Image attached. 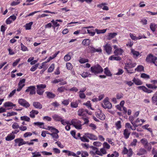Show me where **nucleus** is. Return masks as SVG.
<instances>
[{"label":"nucleus","instance_id":"nucleus-1","mask_svg":"<svg viewBox=\"0 0 157 157\" xmlns=\"http://www.w3.org/2000/svg\"><path fill=\"white\" fill-rule=\"evenodd\" d=\"M90 71L92 73L96 75L101 73L103 71V69L101 66L98 64L91 67Z\"/></svg>","mask_w":157,"mask_h":157},{"label":"nucleus","instance_id":"nucleus-2","mask_svg":"<svg viewBox=\"0 0 157 157\" xmlns=\"http://www.w3.org/2000/svg\"><path fill=\"white\" fill-rule=\"evenodd\" d=\"M70 125H72L77 129L79 130L82 129L81 122L78 120L76 119L72 120L71 122Z\"/></svg>","mask_w":157,"mask_h":157},{"label":"nucleus","instance_id":"nucleus-3","mask_svg":"<svg viewBox=\"0 0 157 157\" xmlns=\"http://www.w3.org/2000/svg\"><path fill=\"white\" fill-rule=\"evenodd\" d=\"M108 97L105 98L103 100V103L101 104V106L104 109H111L112 107L111 103L109 101Z\"/></svg>","mask_w":157,"mask_h":157},{"label":"nucleus","instance_id":"nucleus-4","mask_svg":"<svg viewBox=\"0 0 157 157\" xmlns=\"http://www.w3.org/2000/svg\"><path fill=\"white\" fill-rule=\"evenodd\" d=\"M46 85L44 84H40L37 85L36 92L39 95H42L43 94L44 90V89L46 88Z\"/></svg>","mask_w":157,"mask_h":157},{"label":"nucleus","instance_id":"nucleus-5","mask_svg":"<svg viewBox=\"0 0 157 157\" xmlns=\"http://www.w3.org/2000/svg\"><path fill=\"white\" fill-rule=\"evenodd\" d=\"M157 59L156 57L153 56L151 54H149L148 55L146 58V61L149 63H154L155 61H156Z\"/></svg>","mask_w":157,"mask_h":157},{"label":"nucleus","instance_id":"nucleus-6","mask_svg":"<svg viewBox=\"0 0 157 157\" xmlns=\"http://www.w3.org/2000/svg\"><path fill=\"white\" fill-rule=\"evenodd\" d=\"M122 152L124 155L127 154L128 157H131L133 153L132 149L131 148H130L128 149L125 147H124Z\"/></svg>","mask_w":157,"mask_h":157},{"label":"nucleus","instance_id":"nucleus-7","mask_svg":"<svg viewBox=\"0 0 157 157\" xmlns=\"http://www.w3.org/2000/svg\"><path fill=\"white\" fill-rule=\"evenodd\" d=\"M124 67V69L126 71H128V69H131L135 67L136 64V63H132V62L127 63H125Z\"/></svg>","mask_w":157,"mask_h":157},{"label":"nucleus","instance_id":"nucleus-8","mask_svg":"<svg viewBox=\"0 0 157 157\" xmlns=\"http://www.w3.org/2000/svg\"><path fill=\"white\" fill-rule=\"evenodd\" d=\"M18 102L19 104L21 105L26 108L29 107L30 105V104L25 100L24 99L21 98L19 99Z\"/></svg>","mask_w":157,"mask_h":157},{"label":"nucleus","instance_id":"nucleus-9","mask_svg":"<svg viewBox=\"0 0 157 157\" xmlns=\"http://www.w3.org/2000/svg\"><path fill=\"white\" fill-rule=\"evenodd\" d=\"M103 47L104 50L108 54L110 55L111 53L112 48L110 44L107 43L103 46Z\"/></svg>","mask_w":157,"mask_h":157},{"label":"nucleus","instance_id":"nucleus-10","mask_svg":"<svg viewBox=\"0 0 157 157\" xmlns=\"http://www.w3.org/2000/svg\"><path fill=\"white\" fill-rule=\"evenodd\" d=\"M95 114L96 117L100 120H104L105 119V115L100 109H98L97 110Z\"/></svg>","mask_w":157,"mask_h":157},{"label":"nucleus","instance_id":"nucleus-11","mask_svg":"<svg viewBox=\"0 0 157 157\" xmlns=\"http://www.w3.org/2000/svg\"><path fill=\"white\" fill-rule=\"evenodd\" d=\"M14 141L16 144V145H17L18 146L26 144L27 143L26 141L24 140L23 139L21 138H18L15 139Z\"/></svg>","mask_w":157,"mask_h":157},{"label":"nucleus","instance_id":"nucleus-12","mask_svg":"<svg viewBox=\"0 0 157 157\" xmlns=\"http://www.w3.org/2000/svg\"><path fill=\"white\" fill-rule=\"evenodd\" d=\"M36 88L35 86H32L27 87L26 90V92H30V94L33 95L36 94Z\"/></svg>","mask_w":157,"mask_h":157},{"label":"nucleus","instance_id":"nucleus-13","mask_svg":"<svg viewBox=\"0 0 157 157\" xmlns=\"http://www.w3.org/2000/svg\"><path fill=\"white\" fill-rule=\"evenodd\" d=\"M88 113V110L87 109H84L83 108L79 109L78 111V115L80 116H86Z\"/></svg>","mask_w":157,"mask_h":157},{"label":"nucleus","instance_id":"nucleus-14","mask_svg":"<svg viewBox=\"0 0 157 157\" xmlns=\"http://www.w3.org/2000/svg\"><path fill=\"white\" fill-rule=\"evenodd\" d=\"M86 135L87 136V138L90 140H96L98 139V137L96 136L91 133H86Z\"/></svg>","mask_w":157,"mask_h":157},{"label":"nucleus","instance_id":"nucleus-15","mask_svg":"<svg viewBox=\"0 0 157 157\" xmlns=\"http://www.w3.org/2000/svg\"><path fill=\"white\" fill-rule=\"evenodd\" d=\"M130 131L128 128L125 129L123 132V135L124 136V138L126 139H128L130 136Z\"/></svg>","mask_w":157,"mask_h":157},{"label":"nucleus","instance_id":"nucleus-16","mask_svg":"<svg viewBox=\"0 0 157 157\" xmlns=\"http://www.w3.org/2000/svg\"><path fill=\"white\" fill-rule=\"evenodd\" d=\"M138 88L139 89L142 90L144 92H146L147 93H150L152 92V90L147 89L146 87L144 86H139L138 87Z\"/></svg>","mask_w":157,"mask_h":157},{"label":"nucleus","instance_id":"nucleus-17","mask_svg":"<svg viewBox=\"0 0 157 157\" xmlns=\"http://www.w3.org/2000/svg\"><path fill=\"white\" fill-rule=\"evenodd\" d=\"M124 51L121 48L116 49L114 52V53L116 56L121 55H122Z\"/></svg>","mask_w":157,"mask_h":157},{"label":"nucleus","instance_id":"nucleus-18","mask_svg":"<svg viewBox=\"0 0 157 157\" xmlns=\"http://www.w3.org/2000/svg\"><path fill=\"white\" fill-rule=\"evenodd\" d=\"M33 106L36 109H40L42 108V105L38 101H35L33 103Z\"/></svg>","mask_w":157,"mask_h":157},{"label":"nucleus","instance_id":"nucleus-19","mask_svg":"<svg viewBox=\"0 0 157 157\" xmlns=\"http://www.w3.org/2000/svg\"><path fill=\"white\" fill-rule=\"evenodd\" d=\"M117 35V33H109L107 36V39L108 40H111L115 37Z\"/></svg>","mask_w":157,"mask_h":157},{"label":"nucleus","instance_id":"nucleus-20","mask_svg":"<svg viewBox=\"0 0 157 157\" xmlns=\"http://www.w3.org/2000/svg\"><path fill=\"white\" fill-rule=\"evenodd\" d=\"M15 137V136L14 135H12L11 133L10 134H8L7 136L6 137L5 139L6 141H10L13 140Z\"/></svg>","mask_w":157,"mask_h":157},{"label":"nucleus","instance_id":"nucleus-21","mask_svg":"<svg viewBox=\"0 0 157 157\" xmlns=\"http://www.w3.org/2000/svg\"><path fill=\"white\" fill-rule=\"evenodd\" d=\"M39 113L38 111L32 110L30 112L29 116L32 118H34L35 117V115H37Z\"/></svg>","mask_w":157,"mask_h":157},{"label":"nucleus","instance_id":"nucleus-22","mask_svg":"<svg viewBox=\"0 0 157 157\" xmlns=\"http://www.w3.org/2000/svg\"><path fill=\"white\" fill-rule=\"evenodd\" d=\"M52 132V133L50 134V135L52 136L54 140H56V139H57L59 138V136L58 134V133L59 132V131H58V132H57L56 131H54V132Z\"/></svg>","mask_w":157,"mask_h":157},{"label":"nucleus","instance_id":"nucleus-23","mask_svg":"<svg viewBox=\"0 0 157 157\" xmlns=\"http://www.w3.org/2000/svg\"><path fill=\"white\" fill-rule=\"evenodd\" d=\"M147 151L144 148H141L138 151L137 155H141L146 154Z\"/></svg>","mask_w":157,"mask_h":157},{"label":"nucleus","instance_id":"nucleus-24","mask_svg":"<svg viewBox=\"0 0 157 157\" xmlns=\"http://www.w3.org/2000/svg\"><path fill=\"white\" fill-rule=\"evenodd\" d=\"M53 119L56 121H60L62 119V117L58 114H54L52 116Z\"/></svg>","mask_w":157,"mask_h":157},{"label":"nucleus","instance_id":"nucleus-25","mask_svg":"<svg viewBox=\"0 0 157 157\" xmlns=\"http://www.w3.org/2000/svg\"><path fill=\"white\" fill-rule=\"evenodd\" d=\"M45 93L48 98H53L56 96V95L52 92L47 91Z\"/></svg>","mask_w":157,"mask_h":157},{"label":"nucleus","instance_id":"nucleus-26","mask_svg":"<svg viewBox=\"0 0 157 157\" xmlns=\"http://www.w3.org/2000/svg\"><path fill=\"white\" fill-rule=\"evenodd\" d=\"M62 151L63 153H67V155H68V156H76V154L75 153L69 151L67 150H63Z\"/></svg>","mask_w":157,"mask_h":157},{"label":"nucleus","instance_id":"nucleus-27","mask_svg":"<svg viewBox=\"0 0 157 157\" xmlns=\"http://www.w3.org/2000/svg\"><path fill=\"white\" fill-rule=\"evenodd\" d=\"M132 81L135 84L137 85H142L143 83L139 79L135 77L133 78Z\"/></svg>","mask_w":157,"mask_h":157},{"label":"nucleus","instance_id":"nucleus-28","mask_svg":"<svg viewBox=\"0 0 157 157\" xmlns=\"http://www.w3.org/2000/svg\"><path fill=\"white\" fill-rule=\"evenodd\" d=\"M116 55H112L109 58V59L110 60L119 61L121 59V58L119 56H116Z\"/></svg>","mask_w":157,"mask_h":157},{"label":"nucleus","instance_id":"nucleus-29","mask_svg":"<svg viewBox=\"0 0 157 157\" xmlns=\"http://www.w3.org/2000/svg\"><path fill=\"white\" fill-rule=\"evenodd\" d=\"M131 52L133 55L134 58H136L139 56L140 54V53L136 51H135L134 49H132L131 50Z\"/></svg>","mask_w":157,"mask_h":157},{"label":"nucleus","instance_id":"nucleus-30","mask_svg":"<svg viewBox=\"0 0 157 157\" xmlns=\"http://www.w3.org/2000/svg\"><path fill=\"white\" fill-rule=\"evenodd\" d=\"M78 102L76 100L71 103V107L72 108H76L78 106Z\"/></svg>","mask_w":157,"mask_h":157},{"label":"nucleus","instance_id":"nucleus-31","mask_svg":"<svg viewBox=\"0 0 157 157\" xmlns=\"http://www.w3.org/2000/svg\"><path fill=\"white\" fill-rule=\"evenodd\" d=\"M25 79H23L20 81L18 84V86L23 88L25 86Z\"/></svg>","mask_w":157,"mask_h":157},{"label":"nucleus","instance_id":"nucleus-32","mask_svg":"<svg viewBox=\"0 0 157 157\" xmlns=\"http://www.w3.org/2000/svg\"><path fill=\"white\" fill-rule=\"evenodd\" d=\"M107 29H96L95 31L96 32L97 34H100L101 33H104L106 32Z\"/></svg>","mask_w":157,"mask_h":157},{"label":"nucleus","instance_id":"nucleus-33","mask_svg":"<svg viewBox=\"0 0 157 157\" xmlns=\"http://www.w3.org/2000/svg\"><path fill=\"white\" fill-rule=\"evenodd\" d=\"M87 136L86 135V133H85L84 135L83 136L81 137H80V139L82 141V142H89V140L87 138Z\"/></svg>","mask_w":157,"mask_h":157},{"label":"nucleus","instance_id":"nucleus-34","mask_svg":"<svg viewBox=\"0 0 157 157\" xmlns=\"http://www.w3.org/2000/svg\"><path fill=\"white\" fill-rule=\"evenodd\" d=\"M33 23V22H30L26 24L25 25V29L26 30L30 29Z\"/></svg>","mask_w":157,"mask_h":157},{"label":"nucleus","instance_id":"nucleus-35","mask_svg":"<svg viewBox=\"0 0 157 157\" xmlns=\"http://www.w3.org/2000/svg\"><path fill=\"white\" fill-rule=\"evenodd\" d=\"M115 127L117 129L119 130L121 128V122L119 121L116 122L115 123Z\"/></svg>","mask_w":157,"mask_h":157},{"label":"nucleus","instance_id":"nucleus-36","mask_svg":"<svg viewBox=\"0 0 157 157\" xmlns=\"http://www.w3.org/2000/svg\"><path fill=\"white\" fill-rule=\"evenodd\" d=\"M33 124L35 125L38 126L40 128H44V126L43 125L44 123L43 122H34Z\"/></svg>","mask_w":157,"mask_h":157},{"label":"nucleus","instance_id":"nucleus-37","mask_svg":"<svg viewBox=\"0 0 157 157\" xmlns=\"http://www.w3.org/2000/svg\"><path fill=\"white\" fill-rule=\"evenodd\" d=\"M15 105L13 104L10 101L6 102L4 104V106L5 107H13Z\"/></svg>","mask_w":157,"mask_h":157},{"label":"nucleus","instance_id":"nucleus-38","mask_svg":"<svg viewBox=\"0 0 157 157\" xmlns=\"http://www.w3.org/2000/svg\"><path fill=\"white\" fill-rule=\"evenodd\" d=\"M90 43V40L89 39H86L83 40L82 44L84 46H88Z\"/></svg>","mask_w":157,"mask_h":157},{"label":"nucleus","instance_id":"nucleus-39","mask_svg":"<svg viewBox=\"0 0 157 157\" xmlns=\"http://www.w3.org/2000/svg\"><path fill=\"white\" fill-rule=\"evenodd\" d=\"M32 154L33 155L32 157H40L41 156L40 153L37 151L32 152Z\"/></svg>","mask_w":157,"mask_h":157},{"label":"nucleus","instance_id":"nucleus-40","mask_svg":"<svg viewBox=\"0 0 157 157\" xmlns=\"http://www.w3.org/2000/svg\"><path fill=\"white\" fill-rule=\"evenodd\" d=\"M157 101V91L154 94L152 97V102L153 104L155 103Z\"/></svg>","mask_w":157,"mask_h":157},{"label":"nucleus","instance_id":"nucleus-41","mask_svg":"<svg viewBox=\"0 0 157 157\" xmlns=\"http://www.w3.org/2000/svg\"><path fill=\"white\" fill-rule=\"evenodd\" d=\"M81 75L83 78H85L88 77H90L91 74L87 72H83Z\"/></svg>","mask_w":157,"mask_h":157},{"label":"nucleus","instance_id":"nucleus-42","mask_svg":"<svg viewBox=\"0 0 157 157\" xmlns=\"http://www.w3.org/2000/svg\"><path fill=\"white\" fill-rule=\"evenodd\" d=\"M21 120L22 121H25L27 122L30 121V118L26 116H21L20 117Z\"/></svg>","mask_w":157,"mask_h":157},{"label":"nucleus","instance_id":"nucleus-43","mask_svg":"<svg viewBox=\"0 0 157 157\" xmlns=\"http://www.w3.org/2000/svg\"><path fill=\"white\" fill-rule=\"evenodd\" d=\"M156 27V25L154 23H151L150 25V28L153 32H154L155 30Z\"/></svg>","mask_w":157,"mask_h":157},{"label":"nucleus","instance_id":"nucleus-44","mask_svg":"<svg viewBox=\"0 0 157 157\" xmlns=\"http://www.w3.org/2000/svg\"><path fill=\"white\" fill-rule=\"evenodd\" d=\"M141 143L144 145V147L147 145L148 143L147 140L145 138H143L141 140Z\"/></svg>","mask_w":157,"mask_h":157},{"label":"nucleus","instance_id":"nucleus-45","mask_svg":"<svg viewBox=\"0 0 157 157\" xmlns=\"http://www.w3.org/2000/svg\"><path fill=\"white\" fill-rule=\"evenodd\" d=\"M144 67L142 65H139L135 68V71H137L138 72L141 71H144Z\"/></svg>","mask_w":157,"mask_h":157},{"label":"nucleus","instance_id":"nucleus-46","mask_svg":"<svg viewBox=\"0 0 157 157\" xmlns=\"http://www.w3.org/2000/svg\"><path fill=\"white\" fill-rule=\"evenodd\" d=\"M20 126L19 124L16 122L13 123L12 125V128L14 129H17L18 128H19Z\"/></svg>","mask_w":157,"mask_h":157},{"label":"nucleus","instance_id":"nucleus-47","mask_svg":"<svg viewBox=\"0 0 157 157\" xmlns=\"http://www.w3.org/2000/svg\"><path fill=\"white\" fill-rule=\"evenodd\" d=\"M79 62L81 63H83L89 61L88 59L84 58H81L78 60Z\"/></svg>","mask_w":157,"mask_h":157},{"label":"nucleus","instance_id":"nucleus-48","mask_svg":"<svg viewBox=\"0 0 157 157\" xmlns=\"http://www.w3.org/2000/svg\"><path fill=\"white\" fill-rule=\"evenodd\" d=\"M51 22L53 23V26L52 27L54 28L56 27H59L60 26L59 24L58 23V22L56 20L55 21L53 19L51 21Z\"/></svg>","mask_w":157,"mask_h":157},{"label":"nucleus","instance_id":"nucleus-49","mask_svg":"<svg viewBox=\"0 0 157 157\" xmlns=\"http://www.w3.org/2000/svg\"><path fill=\"white\" fill-rule=\"evenodd\" d=\"M55 64L54 63L52 64L48 70V72L50 73L53 71L54 68Z\"/></svg>","mask_w":157,"mask_h":157},{"label":"nucleus","instance_id":"nucleus-50","mask_svg":"<svg viewBox=\"0 0 157 157\" xmlns=\"http://www.w3.org/2000/svg\"><path fill=\"white\" fill-rule=\"evenodd\" d=\"M91 148L93 150L90 151V154L93 155H95L96 153H95V152L97 150L98 148L97 147H94L93 146H92Z\"/></svg>","mask_w":157,"mask_h":157},{"label":"nucleus","instance_id":"nucleus-51","mask_svg":"<svg viewBox=\"0 0 157 157\" xmlns=\"http://www.w3.org/2000/svg\"><path fill=\"white\" fill-rule=\"evenodd\" d=\"M60 122L61 124L64 125H66V124L70 125L71 124V123H70L69 121H66L65 120L63 119L60 121Z\"/></svg>","mask_w":157,"mask_h":157},{"label":"nucleus","instance_id":"nucleus-52","mask_svg":"<svg viewBox=\"0 0 157 157\" xmlns=\"http://www.w3.org/2000/svg\"><path fill=\"white\" fill-rule=\"evenodd\" d=\"M104 73L107 76H110L112 75L110 71L108 70L107 67L105 69Z\"/></svg>","mask_w":157,"mask_h":157},{"label":"nucleus","instance_id":"nucleus-53","mask_svg":"<svg viewBox=\"0 0 157 157\" xmlns=\"http://www.w3.org/2000/svg\"><path fill=\"white\" fill-rule=\"evenodd\" d=\"M70 101L69 99H67L64 100L62 101V104L64 105H68Z\"/></svg>","mask_w":157,"mask_h":157},{"label":"nucleus","instance_id":"nucleus-54","mask_svg":"<svg viewBox=\"0 0 157 157\" xmlns=\"http://www.w3.org/2000/svg\"><path fill=\"white\" fill-rule=\"evenodd\" d=\"M39 64V63H37L33 66L30 68V70L32 71H35L37 68Z\"/></svg>","mask_w":157,"mask_h":157},{"label":"nucleus","instance_id":"nucleus-55","mask_svg":"<svg viewBox=\"0 0 157 157\" xmlns=\"http://www.w3.org/2000/svg\"><path fill=\"white\" fill-rule=\"evenodd\" d=\"M21 50L23 52H25L28 51L27 48L26 46L24 45L22 43H21Z\"/></svg>","mask_w":157,"mask_h":157},{"label":"nucleus","instance_id":"nucleus-56","mask_svg":"<svg viewBox=\"0 0 157 157\" xmlns=\"http://www.w3.org/2000/svg\"><path fill=\"white\" fill-rule=\"evenodd\" d=\"M140 77L144 79H148L150 78V76L149 75L144 73L141 74Z\"/></svg>","mask_w":157,"mask_h":157},{"label":"nucleus","instance_id":"nucleus-57","mask_svg":"<svg viewBox=\"0 0 157 157\" xmlns=\"http://www.w3.org/2000/svg\"><path fill=\"white\" fill-rule=\"evenodd\" d=\"M17 113L16 112H8L6 114L7 117H9L11 116H13L17 115Z\"/></svg>","mask_w":157,"mask_h":157},{"label":"nucleus","instance_id":"nucleus-58","mask_svg":"<svg viewBox=\"0 0 157 157\" xmlns=\"http://www.w3.org/2000/svg\"><path fill=\"white\" fill-rule=\"evenodd\" d=\"M47 129L48 130H51L52 132H54V131H56L57 132H58V129L52 126H48V128Z\"/></svg>","mask_w":157,"mask_h":157},{"label":"nucleus","instance_id":"nucleus-59","mask_svg":"<svg viewBox=\"0 0 157 157\" xmlns=\"http://www.w3.org/2000/svg\"><path fill=\"white\" fill-rule=\"evenodd\" d=\"M83 105H86L88 108L92 109L91 107V105L90 101H88L86 103H83Z\"/></svg>","mask_w":157,"mask_h":157},{"label":"nucleus","instance_id":"nucleus-60","mask_svg":"<svg viewBox=\"0 0 157 157\" xmlns=\"http://www.w3.org/2000/svg\"><path fill=\"white\" fill-rule=\"evenodd\" d=\"M129 36L131 38L134 40H137V37L135 35V34L131 33H130Z\"/></svg>","mask_w":157,"mask_h":157},{"label":"nucleus","instance_id":"nucleus-61","mask_svg":"<svg viewBox=\"0 0 157 157\" xmlns=\"http://www.w3.org/2000/svg\"><path fill=\"white\" fill-rule=\"evenodd\" d=\"M123 94L122 93H117L116 94V98L117 99H121L123 98Z\"/></svg>","mask_w":157,"mask_h":157},{"label":"nucleus","instance_id":"nucleus-62","mask_svg":"<svg viewBox=\"0 0 157 157\" xmlns=\"http://www.w3.org/2000/svg\"><path fill=\"white\" fill-rule=\"evenodd\" d=\"M19 129L21 131H24L27 130V127L26 126L21 125L20 126Z\"/></svg>","mask_w":157,"mask_h":157},{"label":"nucleus","instance_id":"nucleus-63","mask_svg":"<svg viewBox=\"0 0 157 157\" xmlns=\"http://www.w3.org/2000/svg\"><path fill=\"white\" fill-rule=\"evenodd\" d=\"M71 58L70 56L67 54L66 55L64 56V59L65 61H67L70 59Z\"/></svg>","mask_w":157,"mask_h":157},{"label":"nucleus","instance_id":"nucleus-64","mask_svg":"<svg viewBox=\"0 0 157 157\" xmlns=\"http://www.w3.org/2000/svg\"><path fill=\"white\" fill-rule=\"evenodd\" d=\"M88 153L86 151H82L81 153L82 157H87L89 156Z\"/></svg>","mask_w":157,"mask_h":157}]
</instances>
